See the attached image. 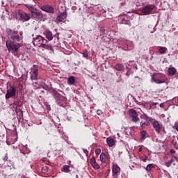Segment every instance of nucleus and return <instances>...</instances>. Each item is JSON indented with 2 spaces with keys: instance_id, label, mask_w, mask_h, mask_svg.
<instances>
[{
  "instance_id": "obj_1",
  "label": "nucleus",
  "mask_w": 178,
  "mask_h": 178,
  "mask_svg": "<svg viewBox=\"0 0 178 178\" xmlns=\"http://www.w3.org/2000/svg\"><path fill=\"white\" fill-rule=\"evenodd\" d=\"M6 46L8 51H11L12 52H14V54H16V52H17V51H19V49L20 48V44L15 43L12 40H7Z\"/></svg>"
},
{
  "instance_id": "obj_2",
  "label": "nucleus",
  "mask_w": 178,
  "mask_h": 178,
  "mask_svg": "<svg viewBox=\"0 0 178 178\" xmlns=\"http://www.w3.org/2000/svg\"><path fill=\"white\" fill-rule=\"evenodd\" d=\"M167 80L168 78L164 74H155L152 78V81H154L156 84H163Z\"/></svg>"
},
{
  "instance_id": "obj_3",
  "label": "nucleus",
  "mask_w": 178,
  "mask_h": 178,
  "mask_svg": "<svg viewBox=\"0 0 178 178\" xmlns=\"http://www.w3.org/2000/svg\"><path fill=\"white\" fill-rule=\"evenodd\" d=\"M47 42H48V40L41 35H38L36 38H33V44L35 47H42V46L44 45V44H47Z\"/></svg>"
},
{
  "instance_id": "obj_4",
  "label": "nucleus",
  "mask_w": 178,
  "mask_h": 178,
  "mask_svg": "<svg viewBox=\"0 0 178 178\" xmlns=\"http://www.w3.org/2000/svg\"><path fill=\"white\" fill-rule=\"evenodd\" d=\"M19 32L16 31H12L10 29H8L7 30V34L8 35H9V37H10L11 40H13V41H17V42H20V41H22V40H23L22 37L19 36L18 34Z\"/></svg>"
},
{
  "instance_id": "obj_5",
  "label": "nucleus",
  "mask_w": 178,
  "mask_h": 178,
  "mask_svg": "<svg viewBox=\"0 0 178 178\" xmlns=\"http://www.w3.org/2000/svg\"><path fill=\"white\" fill-rule=\"evenodd\" d=\"M155 9V6L148 5L139 9L140 12L143 15H151L152 10Z\"/></svg>"
},
{
  "instance_id": "obj_6",
  "label": "nucleus",
  "mask_w": 178,
  "mask_h": 178,
  "mask_svg": "<svg viewBox=\"0 0 178 178\" xmlns=\"http://www.w3.org/2000/svg\"><path fill=\"white\" fill-rule=\"evenodd\" d=\"M153 128L154 129L156 133L159 134L161 131H162V129H163V125L162 124V122H160L159 121L156 120H154L152 123Z\"/></svg>"
},
{
  "instance_id": "obj_7",
  "label": "nucleus",
  "mask_w": 178,
  "mask_h": 178,
  "mask_svg": "<svg viewBox=\"0 0 178 178\" xmlns=\"http://www.w3.org/2000/svg\"><path fill=\"white\" fill-rule=\"evenodd\" d=\"M15 97H16V88L11 86L7 90L6 99H9V98H15Z\"/></svg>"
},
{
  "instance_id": "obj_8",
  "label": "nucleus",
  "mask_w": 178,
  "mask_h": 178,
  "mask_svg": "<svg viewBox=\"0 0 178 178\" xmlns=\"http://www.w3.org/2000/svg\"><path fill=\"white\" fill-rule=\"evenodd\" d=\"M17 16H19L20 20H22V22H29L30 20V15L22 10L17 11Z\"/></svg>"
},
{
  "instance_id": "obj_9",
  "label": "nucleus",
  "mask_w": 178,
  "mask_h": 178,
  "mask_svg": "<svg viewBox=\"0 0 178 178\" xmlns=\"http://www.w3.org/2000/svg\"><path fill=\"white\" fill-rule=\"evenodd\" d=\"M31 16L35 20H42V13L40 10H35L31 14Z\"/></svg>"
},
{
  "instance_id": "obj_10",
  "label": "nucleus",
  "mask_w": 178,
  "mask_h": 178,
  "mask_svg": "<svg viewBox=\"0 0 178 178\" xmlns=\"http://www.w3.org/2000/svg\"><path fill=\"white\" fill-rule=\"evenodd\" d=\"M129 115L132 117V122H134L136 123V122H138L140 120V118H138V113H137V111L136 110L131 108L129 111Z\"/></svg>"
},
{
  "instance_id": "obj_11",
  "label": "nucleus",
  "mask_w": 178,
  "mask_h": 178,
  "mask_svg": "<svg viewBox=\"0 0 178 178\" xmlns=\"http://www.w3.org/2000/svg\"><path fill=\"white\" fill-rule=\"evenodd\" d=\"M113 177L115 178H118L119 176V173H120V167L118 165V164L113 163L112 167Z\"/></svg>"
},
{
  "instance_id": "obj_12",
  "label": "nucleus",
  "mask_w": 178,
  "mask_h": 178,
  "mask_svg": "<svg viewBox=\"0 0 178 178\" xmlns=\"http://www.w3.org/2000/svg\"><path fill=\"white\" fill-rule=\"evenodd\" d=\"M66 17H67V13H66V10H65L56 17V22H57V23H60V22H63Z\"/></svg>"
},
{
  "instance_id": "obj_13",
  "label": "nucleus",
  "mask_w": 178,
  "mask_h": 178,
  "mask_svg": "<svg viewBox=\"0 0 178 178\" xmlns=\"http://www.w3.org/2000/svg\"><path fill=\"white\" fill-rule=\"evenodd\" d=\"M38 77V68H37L36 65H33V68L32 69V72L31 73V80H37Z\"/></svg>"
},
{
  "instance_id": "obj_14",
  "label": "nucleus",
  "mask_w": 178,
  "mask_h": 178,
  "mask_svg": "<svg viewBox=\"0 0 178 178\" xmlns=\"http://www.w3.org/2000/svg\"><path fill=\"white\" fill-rule=\"evenodd\" d=\"M41 10L47 13H54L55 10L54 8L50 6H43L41 7Z\"/></svg>"
},
{
  "instance_id": "obj_15",
  "label": "nucleus",
  "mask_w": 178,
  "mask_h": 178,
  "mask_svg": "<svg viewBox=\"0 0 178 178\" xmlns=\"http://www.w3.org/2000/svg\"><path fill=\"white\" fill-rule=\"evenodd\" d=\"M43 34L49 41H52V40H54V35H52V32H51V31L46 30Z\"/></svg>"
},
{
  "instance_id": "obj_16",
  "label": "nucleus",
  "mask_w": 178,
  "mask_h": 178,
  "mask_svg": "<svg viewBox=\"0 0 178 178\" xmlns=\"http://www.w3.org/2000/svg\"><path fill=\"white\" fill-rule=\"evenodd\" d=\"M106 143H107V145H108V147H113L115 144V139L111 138H107Z\"/></svg>"
},
{
  "instance_id": "obj_17",
  "label": "nucleus",
  "mask_w": 178,
  "mask_h": 178,
  "mask_svg": "<svg viewBox=\"0 0 178 178\" xmlns=\"http://www.w3.org/2000/svg\"><path fill=\"white\" fill-rule=\"evenodd\" d=\"M90 163L95 169H99V165L97 163V161H95V158L93 157L90 159Z\"/></svg>"
},
{
  "instance_id": "obj_18",
  "label": "nucleus",
  "mask_w": 178,
  "mask_h": 178,
  "mask_svg": "<svg viewBox=\"0 0 178 178\" xmlns=\"http://www.w3.org/2000/svg\"><path fill=\"white\" fill-rule=\"evenodd\" d=\"M114 69L118 72H122V70H124V65L120 63H118L114 66Z\"/></svg>"
},
{
  "instance_id": "obj_19",
  "label": "nucleus",
  "mask_w": 178,
  "mask_h": 178,
  "mask_svg": "<svg viewBox=\"0 0 178 178\" xmlns=\"http://www.w3.org/2000/svg\"><path fill=\"white\" fill-rule=\"evenodd\" d=\"M177 72V70H176V68H175L173 67L168 68L169 76H175V74H176Z\"/></svg>"
},
{
  "instance_id": "obj_20",
  "label": "nucleus",
  "mask_w": 178,
  "mask_h": 178,
  "mask_svg": "<svg viewBox=\"0 0 178 178\" xmlns=\"http://www.w3.org/2000/svg\"><path fill=\"white\" fill-rule=\"evenodd\" d=\"M25 6L31 11V14L37 10V8H34V6L31 4H25Z\"/></svg>"
},
{
  "instance_id": "obj_21",
  "label": "nucleus",
  "mask_w": 178,
  "mask_h": 178,
  "mask_svg": "<svg viewBox=\"0 0 178 178\" xmlns=\"http://www.w3.org/2000/svg\"><path fill=\"white\" fill-rule=\"evenodd\" d=\"M67 83L70 86H73L76 83V79L74 76H72L68 78Z\"/></svg>"
},
{
  "instance_id": "obj_22",
  "label": "nucleus",
  "mask_w": 178,
  "mask_h": 178,
  "mask_svg": "<svg viewBox=\"0 0 178 178\" xmlns=\"http://www.w3.org/2000/svg\"><path fill=\"white\" fill-rule=\"evenodd\" d=\"M42 48H44V49H48V51H51V52H54V48L52 46H51V44H47L46 43L42 45Z\"/></svg>"
},
{
  "instance_id": "obj_23",
  "label": "nucleus",
  "mask_w": 178,
  "mask_h": 178,
  "mask_svg": "<svg viewBox=\"0 0 178 178\" xmlns=\"http://www.w3.org/2000/svg\"><path fill=\"white\" fill-rule=\"evenodd\" d=\"M42 48H44V49H48V51H51V52H54V48L52 46H51V44H47L46 43L42 45Z\"/></svg>"
},
{
  "instance_id": "obj_24",
  "label": "nucleus",
  "mask_w": 178,
  "mask_h": 178,
  "mask_svg": "<svg viewBox=\"0 0 178 178\" xmlns=\"http://www.w3.org/2000/svg\"><path fill=\"white\" fill-rule=\"evenodd\" d=\"M100 161L103 163H105V162H106V154H105V153H102L100 154Z\"/></svg>"
},
{
  "instance_id": "obj_25",
  "label": "nucleus",
  "mask_w": 178,
  "mask_h": 178,
  "mask_svg": "<svg viewBox=\"0 0 178 178\" xmlns=\"http://www.w3.org/2000/svg\"><path fill=\"white\" fill-rule=\"evenodd\" d=\"M70 166L67 165H63V168H62V171L65 172V173H69V172H70Z\"/></svg>"
},
{
  "instance_id": "obj_26",
  "label": "nucleus",
  "mask_w": 178,
  "mask_h": 178,
  "mask_svg": "<svg viewBox=\"0 0 178 178\" xmlns=\"http://www.w3.org/2000/svg\"><path fill=\"white\" fill-rule=\"evenodd\" d=\"M166 51H168V49L165 47H159V52L161 54H165V52H166Z\"/></svg>"
},
{
  "instance_id": "obj_27",
  "label": "nucleus",
  "mask_w": 178,
  "mask_h": 178,
  "mask_svg": "<svg viewBox=\"0 0 178 178\" xmlns=\"http://www.w3.org/2000/svg\"><path fill=\"white\" fill-rule=\"evenodd\" d=\"M155 166L154 164H148L146 167V170L147 172H151L153 168Z\"/></svg>"
},
{
  "instance_id": "obj_28",
  "label": "nucleus",
  "mask_w": 178,
  "mask_h": 178,
  "mask_svg": "<svg viewBox=\"0 0 178 178\" xmlns=\"http://www.w3.org/2000/svg\"><path fill=\"white\" fill-rule=\"evenodd\" d=\"M140 136H141L143 140H145V136H147V131H142L140 132Z\"/></svg>"
},
{
  "instance_id": "obj_29",
  "label": "nucleus",
  "mask_w": 178,
  "mask_h": 178,
  "mask_svg": "<svg viewBox=\"0 0 178 178\" xmlns=\"http://www.w3.org/2000/svg\"><path fill=\"white\" fill-rule=\"evenodd\" d=\"M42 88H44V90H46L47 91L49 90V86H48V85L43 83L42 86Z\"/></svg>"
},
{
  "instance_id": "obj_30",
  "label": "nucleus",
  "mask_w": 178,
  "mask_h": 178,
  "mask_svg": "<svg viewBox=\"0 0 178 178\" xmlns=\"http://www.w3.org/2000/svg\"><path fill=\"white\" fill-rule=\"evenodd\" d=\"M83 58H88V51L85 50L82 54Z\"/></svg>"
},
{
  "instance_id": "obj_31",
  "label": "nucleus",
  "mask_w": 178,
  "mask_h": 178,
  "mask_svg": "<svg viewBox=\"0 0 178 178\" xmlns=\"http://www.w3.org/2000/svg\"><path fill=\"white\" fill-rule=\"evenodd\" d=\"M172 145H174L175 149H178V145H177V142L172 140Z\"/></svg>"
},
{
  "instance_id": "obj_32",
  "label": "nucleus",
  "mask_w": 178,
  "mask_h": 178,
  "mask_svg": "<svg viewBox=\"0 0 178 178\" xmlns=\"http://www.w3.org/2000/svg\"><path fill=\"white\" fill-rule=\"evenodd\" d=\"M143 124H145L146 126H149V122H148V121H146V122H140V126H141V127H143Z\"/></svg>"
},
{
  "instance_id": "obj_33",
  "label": "nucleus",
  "mask_w": 178,
  "mask_h": 178,
  "mask_svg": "<svg viewBox=\"0 0 178 178\" xmlns=\"http://www.w3.org/2000/svg\"><path fill=\"white\" fill-rule=\"evenodd\" d=\"M172 163H173V161H169L165 163V166H167V168H169L170 166H171Z\"/></svg>"
},
{
  "instance_id": "obj_34",
  "label": "nucleus",
  "mask_w": 178,
  "mask_h": 178,
  "mask_svg": "<svg viewBox=\"0 0 178 178\" xmlns=\"http://www.w3.org/2000/svg\"><path fill=\"white\" fill-rule=\"evenodd\" d=\"M95 154L97 155H99V154H101V149H99V148L96 149H95Z\"/></svg>"
},
{
  "instance_id": "obj_35",
  "label": "nucleus",
  "mask_w": 178,
  "mask_h": 178,
  "mask_svg": "<svg viewBox=\"0 0 178 178\" xmlns=\"http://www.w3.org/2000/svg\"><path fill=\"white\" fill-rule=\"evenodd\" d=\"M100 32L102 33V34H105L106 33V31H105V29L101 28Z\"/></svg>"
},
{
  "instance_id": "obj_36",
  "label": "nucleus",
  "mask_w": 178,
  "mask_h": 178,
  "mask_svg": "<svg viewBox=\"0 0 178 178\" xmlns=\"http://www.w3.org/2000/svg\"><path fill=\"white\" fill-rule=\"evenodd\" d=\"M170 161H172V163H173L175 161H177V157H176V156H172V159Z\"/></svg>"
},
{
  "instance_id": "obj_37",
  "label": "nucleus",
  "mask_w": 178,
  "mask_h": 178,
  "mask_svg": "<svg viewBox=\"0 0 178 178\" xmlns=\"http://www.w3.org/2000/svg\"><path fill=\"white\" fill-rule=\"evenodd\" d=\"M170 154H176V150H175V149H171L170 150Z\"/></svg>"
},
{
  "instance_id": "obj_38",
  "label": "nucleus",
  "mask_w": 178,
  "mask_h": 178,
  "mask_svg": "<svg viewBox=\"0 0 178 178\" xmlns=\"http://www.w3.org/2000/svg\"><path fill=\"white\" fill-rule=\"evenodd\" d=\"M147 161H148V156H145V158L143 159V162H147Z\"/></svg>"
},
{
  "instance_id": "obj_39",
  "label": "nucleus",
  "mask_w": 178,
  "mask_h": 178,
  "mask_svg": "<svg viewBox=\"0 0 178 178\" xmlns=\"http://www.w3.org/2000/svg\"><path fill=\"white\" fill-rule=\"evenodd\" d=\"M56 98H58L59 99H60L61 98H63V97L60 96V95L57 94L56 95Z\"/></svg>"
},
{
  "instance_id": "obj_40",
  "label": "nucleus",
  "mask_w": 178,
  "mask_h": 178,
  "mask_svg": "<svg viewBox=\"0 0 178 178\" xmlns=\"http://www.w3.org/2000/svg\"><path fill=\"white\" fill-rule=\"evenodd\" d=\"M97 115H102V111H101V110H97Z\"/></svg>"
},
{
  "instance_id": "obj_41",
  "label": "nucleus",
  "mask_w": 178,
  "mask_h": 178,
  "mask_svg": "<svg viewBox=\"0 0 178 178\" xmlns=\"http://www.w3.org/2000/svg\"><path fill=\"white\" fill-rule=\"evenodd\" d=\"M143 119H145V120H147L148 119V117L146 115H142Z\"/></svg>"
},
{
  "instance_id": "obj_42",
  "label": "nucleus",
  "mask_w": 178,
  "mask_h": 178,
  "mask_svg": "<svg viewBox=\"0 0 178 178\" xmlns=\"http://www.w3.org/2000/svg\"><path fill=\"white\" fill-rule=\"evenodd\" d=\"M42 161H43V162H48V159H47V158H43V159H42Z\"/></svg>"
},
{
  "instance_id": "obj_43",
  "label": "nucleus",
  "mask_w": 178,
  "mask_h": 178,
  "mask_svg": "<svg viewBox=\"0 0 178 178\" xmlns=\"http://www.w3.org/2000/svg\"><path fill=\"white\" fill-rule=\"evenodd\" d=\"M83 152L87 155L88 154V151L86 149H83Z\"/></svg>"
},
{
  "instance_id": "obj_44",
  "label": "nucleus",
  "mask_w": 178,
  "mask_h": 178,
  "mask_svg": "<svg viewBox=\"0 0 178 178\" xmlns=\"http://www.w3.org/2000/svg\"><path fill=\"white\" fill-rule=\"evenodd\" d=\"M43 169H44V172H48V167H44Z\"/></svg>"
},
{
  "instance_id": "obj_45",
  "label": "nucleus",
  "mask_w": 178,
  "mask_h": 178,
  "mask_svg": "<svg viewBox=\"0 0 178 178\" xmlns=\"http://www.w3.org/2000/svg\"><path fill=\"white\" fill-rule=\"evenodd\" d=\"M4 161H8V155H6V156H4Z\"/></svg>"
},
{
  "instance_id": "obj_46",
  "label": "nucleus",
  "mask_w": 178,
  "mask_h": 178,
  "mask_svg": "<svg viewBox=\"0 0 178 178\" xmlns=\"http://www.w3.org/2000/svg\"><path fill=\"white\" fill-rule=\"evenodd\" d=\"M141 151H143V147L139 148V152H141Z\"/></svg>"
},
{
  "instance_id": "obj_47",
  "label": "nucleus",
  "mask_w": 178,
  "mask_h": 178,
  "mask_svg": "<svg viewBox=\"0 0 178 178\" xmlns=\"http://www.w3.org/2000/svg\"><path fill=\"white\" fill-rule=\"evenodd\" d=\"M56 103L58 104V105H60V103H59V102H58V99H56Z\"/></svg>"
},
{
  "instance_id": "obj_48",
  "label": "nucleus",
  "mask_w": 178,
  "mask_h": 178,
  "mask_svg": "<svg viewBox=\"0 0 178 178\" xmlns=\"http://www.w3.org/2000/svg\"><path fill=\"white\" fill-rule=\"evenodd\" d=\"M160 106H161V108H162L163 106V104H161Z\"/></svg>"
},
{
  "instance_id": "obj_49",
  "label": "nucleus",
  "mask_w": 178,
  "mask_h": 178,
  "mask_svg": "<svg viewBox=\"0 0 178 178\" xmlns=\"http://www.w3.org/2000/svg\"><path fill=\"white\" fill-rule=\"evenodd\" d=\"M76 178H79V175H76Z\"/></svg>"
},
{
  "instance_id": "obj_50",
  "label": "nucleus",
  "mask_w": 178,
  "mask_h": 178,
  "mask_svg": "<svg viewBox=\"0 0 178 178\" xmlns=\"http://www.w3.org/2000/svg\"><path fill=\"white\" fill-rule=\"evenodd\" d=\"M49 111H51V108H49Z\"/></svg>"
}]
</instances>
